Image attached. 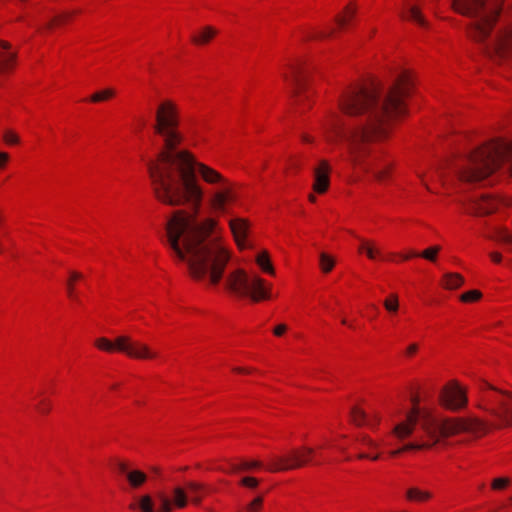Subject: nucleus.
I'll return each mask as SVG.
<instances>
[{
	"label": "nucleus",
	"mask_w": 512,
	"mask_h": 512,
	"mask_svg": "<svg viewBox=\"0 0 512 512\" xmlns=\"http://www.w3.org/2000/svg\"><path fill=\"white\" fill-rule=\"evenodd\" d=\"M9 161V154L6 152H0V168H4Z\"/></svg>",
	"instance_id": "obj_56"
},
{
	"label": "nucleus",
	"mask_w": 512,
	"mask_h": 512,
	"mask_svg": "<svg viewBox=\"0 0 512 512\" xmlns=\"http://www.w3.org/2000/svg\"><path fill=\"white\" fill-rule=\"evenodd\" d=\"M264 467L262 461L255 459H241L236 463H232L229 466V469L218 468V470L223 471L227 474H236L243 472H255Z\"/></svg>",
	"instance_id": "obj_27"
},
{
	"label": "nucleus",
	"mask_w": 512,
	"mask_h": 512,
	"mask_svg": "<svg viewBox=\"0 0 512 512\" xmlns=\"http://www.w3.org/2000/svg\"><path fill=\"white\" fill-rule=\"evenodd\" d=\"M358 253L365 254L372 261H385V255L372 239L361 238Z\"/></svg>",
	"instance_id": "obj_29"
},
{
	"label": "nucleus",
	"mask_w": 512,
	"mask_h": 512,
	"mask_svg": "<svg viewBox=\"0 0 512 512\" xmlns=\"http://www.w3.org/2000/svg\"><path fill=\"white\" fill-rule=\"evenodd\" d=\"M377 33V29L376 28H372L371 31H370V37H374V35Z\"/></svg>",
	"instance_id": "obj_63"
},
{
	"label": "nucleus",
	"mask_w": 512,
	"mask_h": 512,
	"mask_svg": "<svg viewBox=\"0 0 512 512\" xmlns=\"http://www.w3.org/2000/svg\"><path fill=\"white\" fill-rule=\"evenodd\" d=\"M126 480L131 489L137 490L145 485V483L148 480V476L145 472L141 470L131 469L126 476Z\"/></svg>",
	"instance_id": "obj_33"
},
{
	"label": "nucleus",
	"mask_w": 512,
	"mask_h": 512,
	"mask_svg": "<svg viewBox=\"0 0 512 512\" xmlns=\"http://www.w3.org/2000/svg\"><path fill=\"white\" fill-rule=\"evenodd\" d=\"M232 372L241 375H252L256 372V369L251 367H233Z\"/></svg>",
	"instance_id": "obj_53"
},
{
	"label": "nucleus",
	"mask_w": 512,
	"mask_h": 512,
	"mask_svg": "<svg viewBox=\"0 0 512 512\" xmlns=\"http://www.w3.org/2000/svg\"><path fill=\"white\" fill-rule=\"evenodd\" d=\"M369 457H370V454H368V453H360L357 455V459H359V460L368 459Z\"/></svg>",
	"instance_id": "obj_60"
},
{
	"label": "nucleus",
	"mask_w": 512,
	"mask_h": 512,
	"mask_svg": "<svg viewBox=\"0 0 512 512\" xmlns=\"http://www.w3.org/2000/svg\"><path fill=\"white\" fill-rule=\"evenodd\" d=\"M504 0H453L452 9L465 17L477 18L467 27L469 39L481 43L491 35L503 10Z\"/></svg>",
	"instance_id": "obj_5"
},
{
	"label": "nucleus",
	"mask_w": 512,
	"mask_h": 512,
	"mask_svg": "<svg viewBox=\"0 0 512 512\" xmlns=\"http://www.w3.org/2000/svg\"><path fill=\"white\" fill-rule=\"evenodd\" d=\"M272 288V283L267 282L258 275H253L249 280L246 298H249L254 303L269 301L273 298Z\"/></svg>",
	"instance_id": "obj_17"
},
{
	"label": "nucleus",
	"mask_w": 512,
	"mask_h": 512,
	"mask_svg": "<svg viewBox=\"0 0 512 512\" xmlns=\"http://www.w3.org/2000/svg\"><path fill=\"white\" fill-rule=\"evenodd\" d=\"M429 445L430 444H428L427 442H424L423 440L421 442L409 443V444L402 446L399 449L391 451L390 456L398 457L400 454L410 451V450L428 449Z\"/></svg>",
	"instance_id": "obj_40"
},
{
	"label": "nucleus",
	"mask_w": 512,
	"mask_h": 512,
	"mask_svg": "<svg viewBox=\"0 0 512 512\" xmlns=\"http://www.w3.org/2000/svg\"><path fill=\"white\" fill-rule=\"evenodd\" d=\"M2 138L8 146H18L21 143L19 134L12 129L5 130Z\"/></svg>",
	"instance_id": "obj_46"
},
{
	"label": "nucleus",
	"mask_w": 512,
	"mask_h": 512,
	"mask_svg": "<svg viewBox=\"0 0 512 512\" xmlns=\"http://www.w3.org/2000/svg\"><path fill=\"white\" fill-rule=\"evenodd\" d=\"M332 166L327 159H321L312 171V191L318 195L326 194L331 185Z\"/></svg>",
	"instance_id": "obj_16"
},
{
	"label": "nucleus",
	"mask_w": 512,
	"mask_h": 512,
	"mask_svg": "<svg viewBox=\"0 0 512 512\" xmlns=\"http://www.w3.org/2000/svg\"><path fill=\"white\" fill-rule=\"evenodd\" d=\"M178 509H183L188 504L187 494L184 488L178 486L173 489V499L171 500Z\"/></svg>",
	"instance_id": "obj_39"
},
{
	"label": "nucleus",
	"mask_w": 512,
	"mask_h": 512,
	"mask_svg": "<svg viewBox=\"0 0 512 512\" xmlns=\"http://www.w3.org/2000/svg\"><path fill=\"white\" fill-rule=\"evenodd\" d=\"M53 410V401L49 397H41L35 405V411L42 415L47 416Z\"/></svg>",
	"instance_id": "obj_42"
},
{
	"label": "nucleus",
	"mask_w": 512,
	"mask_h": 512,
	"mask_svg": "<svg viewBox=\"0 0 512 512\" xmlns=\"http://www.w3.org/2000/svg\"><path fill=\"white\" fill-rule=\"evenodd\" d=\"M350 420L356 426H369L374 427L380 422V417L375 415L373 420H370L368 414L359 405H355L350 411Z\"/></svg>",
	"instance_id": "obj_31"
},
{
	"label": "nucleus",
	"mask_w": 512,
	"mask_h": 512,
	"mask_svg": "<svg viewBox=\"0 0 512 512\" xmlns=\"http://www.w3.org/2000/svg\"><path fill=\"white\" fill-rule=\"evenodd\" d=\"M93 346L101 352L113 354L123 353L128 358L141 360V361H153L160 358V353L148 344L133 339L129 335H119L114 340L107 337H97L93 341Z\"/></svg>",
	"instance_id": "obj_7"
},
{
	"label": "nucleus",
	"mask_w": 512,
	"mask_h": 512,
	"mask_svg": "<svg viewBox=\"0 0 512 512\" xmlns=\"http://www.w3.org/2000/svg\"><path fill=\"white\" fill-rule=\"evenodd\" d=\"M321 127L324 139L328 143L336 144L344 137V119L335 111L326 113L322 120Z\"/></svg>",
	"instance_id": "obj_14"
},
{
	"label": "nucleus",
	"mask_w": 512,
	"mask_h": 512,
	"mask_svg": "<svg viewBox=\"0 0 512 512\" xmlns=\"http://www.w3.org/2000/svg\"><path fill=\"white\" fill-rule=\"evenodd\" d=\"M218 28L206 25L194 30L190 35V43L198 48H203L210 45L215 38L219 35Z\"/></svg>",
	"instance_id": "obj_24"
},
{
	"label": "nucleus",
	"mask_w": 512,
	"mask_h": 512,
	"mask_svg": "<svg viewBox=\"0 0 512 512\" xmlns=\"http://www.w3.org/2000/svg\"><path fill=\"white\" fill-rule=\"evenodd\" d=\"M479 408L484 410L498 428L512 427V392L484 382Z\"/></svg>",
	"instance_id": "obj_6"
},
{
	"label": "nucleus",
	"mask_w": 512,
	"mask_h": 512,
	"mask_svg": "<svg viewBox=\"0 0 512 512\" xmlns=\"http://www.w3.org/2000/svg\"><path fill=\"white\" fill-rule=\"evenodd\" d=\"M182 121L177 100L165 97L156 103L151 129L161 140V148L146 164L151 190L197 158L189 149L181 148L186 141Z\"/></svg>",
	"instance_id": "obj_3"
},
{
	"label": "nucleus",
	"mask_w": 512,
	"mask_h": 512,
	"mask_svg": "<svg viewBox=\"0 0 512 512\" xmlns=\"http://www.w3.org/2000/svg\"><path fill=\"white\" fill-rule=\"evenodd\" d=\"M357 4L349 2L334 18L335 26L326 27H301L298 30L300 38L304 42L325 41L336 38L339 33L345 32L352 27L357 14Z\"/></svg>",
	"instance_id": "obj_8"
},
{
	"label": "nucleus",
	"mask_w": 512,
	"mask_h": 512,
	"mask_svg": "<svg viewBox=\"0 0 512 512\" xmlns=\"http://www.w3.org/2000/svg\"><path fill=\"white\" fill-rule=\"evenodd\" d=\"M508 204L504 202L501 198L484 195L474 201L473 210L475 215L477 216H486L492 214L500 209L501 206H507Z\"/></svg>",
	"instance_id": "obj_23"
},
{
	"label": "nucleus",
	"mask_w": 512,
	"mask_h": 512,
	"mask_svg": "<svg viewBox=\"0 0 512 512\" xmlns=\"http://www.w3.org/2000/svg\"><path fill=\"white\" fill-rule=\"evenodd\" d=\"M315 449L308 446L293 448L284 454L270 457L265 469L270 473L302 469L313 463Z\"/></svg>",
	"instance_id": "obj_10"
},
{
	"label": "nucleus",
	"mask_w": 512,
	"mask_h": 512,
	"mask_svg": "<svg viewBox=\"0 0 512 512\" xmlns=\"http://www.w3.org/2000/svg\"><path fill=\"white\" fill-rule=\"evenodd\" d=\"M482 297H483V294L480 290L473 289V290H469V291L462 293L459 296V300L462 303L469 304V303H476V302L480 301L482 299Z\"/></svg>",
	"instance_id": "obj_43"
},
{
	"label": "nucleus",
	"mask_w": 512,
	"mask_h": 512,
	"mask_svg": "<svg viewBox=\"0 0 512 512\" xmlns=\"http://www.w3.org/2000/svg\"><path fill=\"white\" fill-rule=\"evenodd\" d=\"M462 433H470L477 437L485 435L488 431V424L477 417H461Z\"/></svg>",
	"instance_id": "obj_28"
},
{
	"label": "nucleus",
	"mask_w": 512,
	"mask_h": 512,
	"mask_svg": "<svg viewBox=\"0 0 512 512\" xmlns=\"http://www.w3.org/2000/svg\"><path fill=\"white\" fill-rule=\"evenodd\" d=\"M424 6L425 0H405L399 11V17L403 21L428 29L429 22L422 11Z\"/></svg>",
	"instance_id": "obj_15"
},
{
	"label": "nucleus",
	"mask_w": 512,
	"mask_h": 512,
	"mask_svg": "<svg viewBox=\"0 0 512 512\" xmlns=\"http://www.w3.org/2000/svg\"><path fill=\"white\" fill-rule=\"evenodd\" d=\"M259 483H260L259 479L255 478V477H252V476L243 477L239 481V485L240 486H243V487H246V488H249V489L257 488Z\"/></svg>",
	"instance_id": "obj_51"
},
{
	"label": "nucleus",
	"mask_w": 512,
	"mask_h": 512,
	"mask_svg": "<svg viewBox=\"0 0 512 512\" xmlns=\"http://www.w3.org/2000/svg\"><path fill=\"white\" fill-rule=\"evenodd\" d=\"M489 258L495 264H500L502 262V260H503L502 254L500 252H498V251L490 252L489 253Z\"/></svg>",
	"instance_id": "obj_55"
},
{
	"label": "nucleus",
	"mask_w": 512,
	"mask_h": 512,
	"mask_svg": "<svg viewBox=\"0 0 512 512\" xmlns=\"http://www.w3.org/2000/svg\"><path fill=\"white\" fill-rule=\"evenodd\" d=\"M152 189L157 201L167 206H190L193 212L176 210L165 227L166 241L175 256L187 263L189 277L208 288L221 282L230 260L229 250L219 240H209L218 221L197 220L204 191L197 174L207 185L217 187L207 200L212 213L222 215L238 201L237 183L206 163L193 160Z\"/></svg>",
	"instance_id": "obj_1"
},
{
	"label": "nucleus",
	"mask_w": 512,
	"mask_h": 512,
	"mask_svg": "<svg viewBox=\"0 0 512 512\" xmlns=\"http://www.w3.org/2000/svg\"><path fill=\"white\" fill-rule=\"evenodd\" d=\"M512 483L509 477L494 478L491 482V489L494 491L506 490Z\"/></svg>",
	"instance_id": "obj_47"
},
{
	"label": "nucleus",
	"mask_w": 512,
	"mask_h": 512,
	"mask_svg": "<svg viewBox=\"0 0 512 512\" xmlns=\"http://www.w3.org/2000/svg\"><path fill=\"white\" fill-rule=\"evenodd\" d=\"M81 13V9L62 11L53 16L45 25L39 27L37 32L41 34L52 33L55 30L61 29L71 24Z\"/></svg>",
	"instance_id": "obj_20"
},
{
	"label": "nucleus",
	"mask_w": 512,
	"mask_h": 512,
	"mask_svg": "<svg viewBox=\"0 0 512 512\" xmlns=\"http://www.w3.org/2000/svg\"><path fill=\"white\" fill-rule=\"evenodd\" d=\"M316 194H317V193H314L313 191H312V193H309V194H308V201H309L310 203H315V202L317 201Z\"/></svg>",
	"instance_id": "obj_59"
},
{
	"label": "nucleus",
	"mask_w": 512,
	"mask_h": 512,
	"mask_svg": "<svg viewBox=\"0 0 512 512\" xmlns=\"http://www.w3.org/2000/svg\"><path fill=\"white\" fill-rule=\"evenodd\" d=\"M288 330V326L286 324H278L277 326L274 327L273 329V334L276 336V337H282Z\"/></svg>",
	"instance_id": "obj_54"
},
{
	"label": "nucleus",
	"mask_w": 512,
	"mask_h": 512,
	"mask_svg": "<svg viewBox=\"0 0 512 512\" xmlns=\"http://www.w3.org/2000/svg\"><path fill=\"white\" fill-rule=\"evenodd\" d=\"M441 246L439 245H434V246H431L425 250H423L422 252H418V257H422L424 258L425 260H428L432 263L436 262L437 261V258H438V254L439 252L441 251Z\"/></svg>",
	"instance_id": "obj_45"
},
{
	"label": "nucleus",
	"mask_w": 512,
	"mask_h": 512,
	"mask_svg": "<svg viewBox=\"0 0 512 512\" xmlns=\"http://www.w3.org/2000/svg\"><path fill=\"white\" fill-rule=\"evenodd\" d=\"M439 403L451 411L461 410L468 404L467 390L458 381L451 380L442 388Z\"/></svg>",
	"instance_id": "obj_13"
},
{
	"label": "nucleus",
	"mask_w": 512,
	"mask_h": 512,
	"mask_svg": "<svg viewBox=\"0 0 512 512\" xmlns=\"http://www.w3.org/2000/svg\"><path fill=\"white\" fill-rule=\"evenodd\" d=\"M117 96V91L115 88L109 87L99 91L94 92L88 98L90 103H104L113 100Z\"/></svg>",
	"instance_id": "obj_37"
},
{
	"label": "nucleus",
	"mask_w": 512,
	"mask_h": 512,
	"mask_svg": "<svg viewBox=\"0 0 512 512\" xmlns=\"http://www.w3.org/2000/svg\"><path fill=\"white\" fill-rule=\"evenodd\" d=\"M418 252L413 249H409L406 252H390L385 255V261L392 263H401L417 258Z\"/></svg>",
	"instance_id": "obj_38"
},
{
	"label": "nucleus",
	"mask_w": 512,
	"mask_h": 512,
	"mask_svg": "<svg viewBox=\"0 0 512 512\" xmlns=\"http://www.w3.org/2000/svg\"><path fill=\"white\" fill-rule=\"evenodd\" d=\"M186 489L191 494V502L197 506L201 504L204 497L217 492L216 488L197 481L186 482Z\"/></svg>",
	"instance_id": "obj_26"
},
{
	"label": "nucleus",
	"mask_w": 512,
	"mask_h": 512,
	"mask_svg": "<svg viewBox=\"0 0 512 512\" xmlns=\"http://www.w3.org/2000/svg\"><path fill=\"white\" fill-rule=\"evenodd\" d=\"M422 430L423 441L427 442L429 448L437 444L441 438H448L462 433L461 417L437 419L429 412L423 415Z\"/></svg>",
	"instance_id": "obj_11"
},
{
	"label": "nucleus",
	"mask_w": 512,
	"mask_h": 512,
	"mask_svg": "<svg viewBox=\"0 0 512 512\" xmlns=\"http://www.w3.org/2000/svg\"><path fill=\"white\" fill-rule=\"evenodd\" d=\"M309 67L303 59H294L288 63L283 71L282 77L285 82L291 85L295 101L304 105L303 110L312 107L313 93L309 90Z\"/></svg>",
	"instance_id": "obj_9"
},
{
	"label": "nucleus",
	"mask_w": 512,
	"mask_h": 512,
	"mask_svg": "<svg viewBox=\"0 0 512 512\" xmlns=\"http://www.w3.org/2000/svg\"><path fill=\"white\" fill-rule=\"evenodd\" d=\"M85 280V276L82 272L77 270L69 271V276L66 281V294L68 299L79 302V293L77 286Z\"/></svg>",
	"instance_id": "obj_30"
},
{
	"label": "nucleus",
	"mask_w": 512,
	"mask_h": 512,
	"mask_svg": "<svg viewBox=\"0 0 512 512\" xmlns=\"http://www.w3.org/2000/svg\"><path fill=\"white\" fill-rule=\"evenodd\" d=\"M380 458V454H375V455H371L370 454V457L368 459H371L373 461H376Z\"/></svg>",
	"instance_id": "obj_61"
},
{
	"label": "nucleus",
	"mask_w": 512,
	"mask_h": 512,
	"mask_svg": "<svg viewBox=\"0 0 512 512\" xmlns=\"http://www.w3.org/2000/svg\"><path fill=\"white\" fill-rule=\"evenodd\" d=\"M504 241L507 242V243H512V236L505 237Z\"/></svg>",
	"instance_id": "obj_64"
},
{
	"label": "nucleus",
	"mask_w": 512,
	"mask_h": 512,
	"mask_svg": "<svg viewBox=\"0 0 512 512\" xmlns=\"http://www.w3.org/2000/svg\"><path fill=\"white\" fill-rule=\"evenodd\" d=\"M494 55L499 60L512 58V24L498 32L494 46Z\"/></svg>",
	"instance_id": "obj_21"
},
{
	"label": "nucleus",
	"mask_w": 512,
	"mask_h": 512,
	"mask_svg": "<svg viewBox=\"0 0 512 512\" xmlns=\"http://www.w3.org/2000/svg\"><path fill=\"white\" fill-rule=\"evenodd\" d=\"M465 279L460 273L448 272L443 274L440 285L446 290H456L464 285Z\"/></svg>",
	"instance_id": "obj_32"
},
{
	"label": "nucleus",
	"mask_w": 512,
	"mask_h": 512,
	"mask_svg": "<svg viewBox=\"0 0 512 512\" xmlns=\"http://www.w3.org/2000/svg\"><path fill=\"white\" fill-rule=\"evenodd\" d=\"M130 511L140 510L141 512H155L152 497L148 494L139 497L138 502H131L128 505Z\"/></svg>",
	"instance_id": "obj_36"
},
{
	"label": "nucleus",
	"mask_w": 512,
	"mask_h": 512,
	"mask_svg": "<svg viewBox=\"0 0 512 512\" xmlns=\"http://www.w3.org/2000/svg\"><path fill=\"white\" fill-rule=\"evenodd\" d=\"M264 497L262 495L255 497L245 507V512H261L263 510Z\"/></svg>",
	"instance_id": "obj_48"
},
{
	"label": "nucleus",
	"mask_w": 512,
	"mask_h": 512,
	"mask_svg": "<svg viewBox=\"0 0 512 512\" xmlns=\"http://www.w3.org/2000/svg\"><path fill=\"white\" fill-rule=\"evenodd\" d=\"M114 467H115V471L119 475H125V477L131 470L130 463L128 461H124V460H116L114 463Z\"/></svg>",
	"instance_id": "obj_50"
},
{
	"label": "nucleus",
	"mask_w": 512,
	"mask_h": 512,
	"mask_svg": "<svg viewBox=\"0 0 512 512\" xmlns=\"http://www.w3.org/2000/svg\"><path fill=\"white\" fill-rule=\"evenodd\" d=\"M411 401H412V408L411 409H414L415 407H417L420 411H422L420 409V407H419V398H418V396L412 397Z\"/></svg>",
	"instance_id": "obj_58"
},
{
	"label": "nucleus",
	"mask_w": 512,
	"mask_h": 512,
	"mask_svg": "<svg viewBox=\"0 0 512 512\" xmlns=\"http://www.w3.org/2000/svg\"><path fill=\"white\" fill-rule=\"evenodd\" d=\"M319 266L323 273L328 274L333 270L335 266V260L327 253L323 252L320 254Z\"/></svg>",
	"instance_id": "obj_44"
},
{
	"label": "nucleus",
	"mask_w": 512,
	"mask_h": 512,
	"mask_svg": "<svg viewBox=\"0 0 512 512\" xmlns=\"http://www.w3.org/2000/svg\"><path fill=\"white\" fill-rule=\"evenodd\" d=\"M426 411H420L417 407L411 409L406 419L397 424L393 429V434L399 440L408 438L415 429L418 422L422 425V418Z\"/></svg>",
	"instance_id": "obj_19"
},
{
	"label": "nucleus",
	"mask_w": 512,
	"mask_h": 512,
	"mask_svg": "<svg viewBox=\"0 0 512 512\" xmlns=\"http://www.w3.org/2000/svg\"><path fill=\"white\" fill-rule=\"evenodd\" d=\"M17 50L12 44L0 39V74H9L14 71L17 65Z\"/></svg>",
	"instance_id": "obj_22"
},
{
	"label": "nucleus",
	"mask_w": 512,
	"mask_h": 512,
	"mask_svg": "<svg viewBox=\"0 0 512 512\" xmlns=\"http://www.w3.org/2000/svg\"><path fill=\"white\" fill-rule=\"evenodd\" d=\"M412 70H401L387 91L380 82L351 84L337 99L341 113L351 117L367 115L364 123L353 126L346 135L348 159L355 166H366L372 155L373 143H384L392 138L395 124L409 115V100L416 88Z\"/></svg>",
	"instance_id": "obj_2"
},
{
	"label": "nucleus",
	"mask_w": 512,
	"mask_h": 512,
	"mask_svg": "<svg viewBox=\"0 0 512 512\" xmlns=\"http://www.w3.org/2000/svg\"><path fill=\"white\" fill-rule=\"evenodd\" d=\"M301 139L303 143L307 144L313 143L314 141L313 137L309 134H302Z\"/></svg>",
	"instance_id": "obj_57"
},
{
	"label": "nucleus",
	"mask_w": 512,
	"mask_h": 512,
	"mask_svg": "<svg viewBox=\"0 0 512 512\" xmlns=\"http://www.w3.org/2000/svg\"><path fill=\"white\" fill-rule=\"evenodd\" d=\"M359 442L361 443V445L370 450H374L379 447V444L367 435L360 437Z\"/></svg>",
	"instance_id": "obj_52"
},
{
	"label": "nucleus",
	"mask_w": 512,
	"mask_h": 512,
	"mask_svg": "<svg viewBox=\"0 0 512 512\" xmlns=\"http://www.w3.org/2000/svg\"><path fill=\"white\" fill-rule=\"evenodd\" d=\"M329 447H330V444H328V443H323V444L319 445L318 449H320V450H321V449H326V448H329Z\"/></svg>",
	"instance_id": "obj_62"
},
{
	"label": "nucleus",
	"mask_w": 512,
	"mask_h": 512,
	"mask_svg": "<svg viewBox=\"0 0 512 512\" xmlns=\"http://www.w3.org/2000/svg\"><path fill=\"white\" fill-rule=\"evenodd\" d=\"M371 155L366 159V166H355L350 160L353 169H359L364 173H371L373 179L381 185H387L393 180L396 169V162L389 157L375 158L373 164L368 162Z\"/></svg>",
	"instance_id": "obj_12"
},
{
	"label": "nucleus",
	"mask_w": 512,
	"mask_h": 512,
	"mask_svg": "<svg viewBox=\"0 0 512 512\" xmlns=\"http://www.w3.org/2000/svg\"><path fill=\"white\" fill-rule=\"evenodd\" d=\"M256 264L261 269V271L270 276H275L276 271L274 265L271 261L270 254L267 250H263L256 256Z\"/></svg>",
	"instance_id": "obj_34"
},
{
	"label": "nucleus",
	"mask_w": 512,
	"mask_h": 512,
	"mask_svg": "<svg viewBox=\"0 0 512 512\" xmlns=\"http://www.w3.org/2000/svg\"><path fill=\"white\" fill-rule=\"evenodd\" d=\"M250 277L243 269L229 273L225 281V289L238 298H246Z\"/></svg>",
	"instance_id": "obj_18"
},
{
	"label": "nucleus",
	"mask_w": 512,
	"mask_h": 512,
	"mask_svg": "<svg viewBox=\"0 0 512 512\" xmlns=\"http://www.w3.org/2000/svg\"><path fill=\"white\" fill-rule=\"evenodd\" d=\"M505 161H511L509 168L512 177V142L497 138L476 148L458 171L459 180L477 183L494 174Z\"/></svg>",
	"instance_id": "obj_4"
},
{
	"label": "nucleus",
	"mask_w": 512,
	"mask_h": 512,
	"mask_svg": "<svg viewBox=\"0 0 512 512\" xmlns=\"http://www.w3.org/2000/svg\"><path fill=\"white\" fill-rule=\"evenodd\" d=\"M406 499L410 502L425 503L433 498L429 491L421 490L418 487H411L406 491Z\"/></svg>",
	"instance_id": "obj_35"
},
{
	"label": "nucleus",
	"mask_w": 512,
	"mask_h": 512,
	"mask_svg": "<svg viewBox=\"0 0 512 512\" xmlns=\"http://www.w3.org/2000/svg\"><path fill=\"white\" fill-rule=\"evenodd\" d=\"M383 306L388 313L397 314L400 307L398 295L396 293L389 294L383 301Z\"/></svg>",
	"instance_id": "obj_41"
},
{
	"label": "nucleus",
	"mask_w": 512,
	"mask_h": 512,
	"mask_svg": "<svg viewBox=\"0 0 512 512\" xmlns=\"http://www.w3.org/2000/svg\"><path fill=\"white\" fill-rule=\"evenodd\" d=\"M419 351H420V344L417 342H412L409 345H407V347L404 349L403 357L406 360H412L417 356Z\"/></svg>",
	"instance_id": "obj_49"
},
{
	"label": "nucleus",
	"mask_w": 512,
	"mask_h": 512,
	"mask_svg": "<svg viewBox=\"0 0 512 512\" xmlns=\"http://www.w3.org/2000/svg\"><path fill=\"white\" fill-rule=\"evenodd\" d=\"M249 227L250 223L245 218H234L229 221V228L237 246L240 249H244L246 247Z\"/></svg>",
	"instance_id": "obj_25"
}]
</instances>
